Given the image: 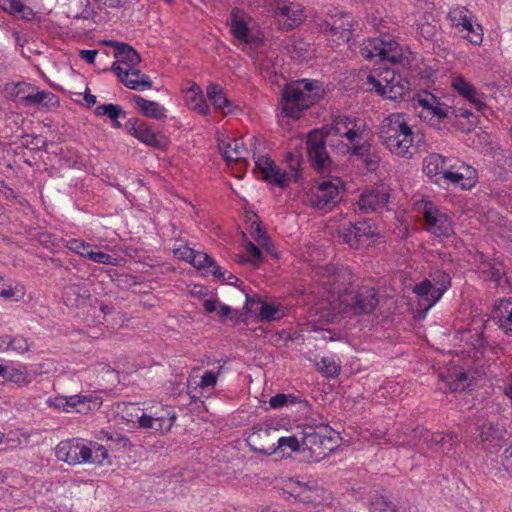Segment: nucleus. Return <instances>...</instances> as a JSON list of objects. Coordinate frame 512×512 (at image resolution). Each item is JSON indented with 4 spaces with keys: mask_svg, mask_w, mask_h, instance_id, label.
Wrapping results in <instances>:
<instances>
[{
    "mask_svg": "<svg viewBox=\"0 0 512 512\" xmlns=\"http://www.w3.org/2000/svg\"><path fill=\"white\" fill-rule=\"evenodd\" d=\"M352 273L343 265L328 264L318 267L315 281L322 285L328 294H337L331 300L333 309L350 316L368 315L379 304L377 291L370 286H353Z\"/></svg>",
    "mask_w": 512,
    "mask_h": 512,
    "instance_id": "f257e3e1",
    "label": "nucleus"
},
{
    "mask_svg": "<svg viewBox=\"0 0 512 512\" xmlns=\"http://www.w3.org/2000/svg\"><path fill=\"white\" fill-rule=\"evenodd\" d=\"M424 174L438 186L471 189L477 181V171L470 165L438 153H431L423 160Z\"/></svg>",
    "mask_w": 512,
    "mask_h": 512,
    "instance_id": "f03ea898",
    "label": "nucleus"
},
{
    "mask_svg": "<svg viewBox=\"0 0 512 512\" xmlns=\"http://www.w3.org/2000/svg\"><path fill=\"white\" fill-rule=\"evenodd\" d=\"M378 135L381 144L398 157L410 159L418 150L417 135L403 113L386 116L379 125Z\"/></svg>",
    "mask_w": 512,
    "mask_h": 512,
    "instance_id": "7ed1b4c3",
    "label": "nucleus"
},
{
    "mask_svg": "<svg viewBox=\"0 0 512 512\" xmlns=\"http://www.w3.org/2000/svg\"><path fill=\"white\" fill-rule=\"evenodd\" d=\"M318 80L301 79L287 84L282 92V113L292 119H299L302 113L317 103L323 95Z\"/></svg>",
    "mask_w": 512,
    "mask_h": 512,
    "instance_id": "20e7f679",
    "label": "nucleus"
},
{
    "mask_svg": "<svg viewBox=\"0 0 512 512\" xmlns=\"http://www.w3.org/2000/svg\"><path fill=\"white\" fill-rule=\"evenodd\" d=\"M107 453V449L97 442H90L87 445L78 440L61 441L55 449L57 459L69 465L102 464L107 458Z\"/></svg>",
    "mask_w": 512,
    "mask_h": 512,
    "instance_id": "39448f33",
    "label": "nucleus"
},
{
    "mask_svg": "<svg viewBox=\"0 0 512 512\" xmlns=\"http://www.w3.org/2000/svg\"><path fill=\"white\" fill-rule=\"evenodd\" d=\"M3 91L9 101L21 107H54L58 105V98L54 93L40 90L35 85L24 81L6 83Z\"/></svg>",
    "mask_w": 512,
    "mask_h": 512,
    "instance_id": "423d86ee",
    "label": "nucleus"
},
{
    "mask_svg": "<svg viewBox=\"0 0 512 512\" xmlns=\"http://www.w3.org/2000/svg\"><path fill=\"white\" fill-rule=\"evenodd\" d=\"M367 84L377 94L392 101L402 99L410 89L407 79L390 68H377L367 76Z\"/></svg>",
    "mask_w": 512,
    "mask_h": 512,
    "instance_id": "0eeeda50",
    "label": "nucleus"
},
{
    "mask_svg": "<svg viewBox=\"0 0 512 512\" xmlns=\"http://www.w3.org/2000/svg\"><path fill=\"white\" fill-rule=\"evenodd\" d=\"M327 425L306 426L302 429L301 443L303 450H308L313 461L327 457L335 448L334 439L329 436Z\"/></svg>",
    "mask_w": 512,
    "mask_h": 512,
    "instance_id": "6e6552de",
    "label": "nucleus"
},
{
    "mask_svg": "<svg viewBox=\"0 0 512 512\" xmlns=\"http://www.w3.org/2000/svg\"><path fill=\"white\" fill-rule=\"evenodd\" d=\"M451 286V277L443 270L430 273L428 279L422 280L413 288V292L420 298L419 304L426 310L434 306Z\"/></svg>",
    "mask_w": 512,
    "mask_h": 512,
    "instance_id": "1a4fd4ad",
    "label": "nucleus"
},
{
    "mask_svg": "<svg viewBox=\"0 0 512 512\" xmlns=\"http://www.w3.org/2000/svg\"><path fill=\"white\" fill-rule=\"evenodd\" d=\"M359 53L367 60L379 57L381 60L389 61L393 64L400 63L403 59L401 46L390 35H381L364 40L360 45Z\"/></svg>",
    "mask_w": 512,
    "mask_h": 512,
    "instance_id": "9d476101",
    "label": "nucleus"
},
{
    "mask_svg": "<svg viewBox=\"0 0 512 512\" xmlns=\"http://www.w3.org/2000/svg\"><path fill=\"white\" fill-rule=\"evenodd\" d=\"M412 103L419 118L431 124L440 123L448 118L451 107L427 90L418 91Z\"/></svg>",
    "mask_w": 512,
    "mask_h": 512,
    "instance_id": "9b49d317",
    "label": "nucleus"
},
{
    "mask_svg": "<svg viewBox=\"0 0 512 512\" xmlns=\"http://www.w3.org/2000/svg\"><path fill=\"white\" fill-rule=\"evenodd\" d=\"M130 409L136 412L140 411L134 405H131ZM129 415L137 419L140 428L151 429L156 432L170 431L176 420V413L173 407L162 404L152 406L147 413L143 412L141 415H138V413L133 414L131 412Z\"/></svg>",
    "mask_w": 512,
    "mask_h": 512,
    "instance_id": "f8f14e48",
    "label": "nucleus"
},
{
    "mask_svg": "<svg viewBox=\"0 0 512 512\" xmlns=\"http://www.w3.org/2000/svg\"><path fill=\"white\" fill-rule=\"evenodd\" d=\"M344 243L353 249L369 246L379 236L377 226L371 219H364L355 223H349L340 231Z\"/></svg>",
    "mask_w": 512,
    "mask_h": 512,
    "instance_id": "ddd939ff",
    "label": "nucleus"
},
{
    "mask_svg": "<svg viewBox=\"0 0 512 512\" xmlns=\"http://www.w3.org/2000/svg\"><path fill=\"white\" fill-rule=\"evenodd\" d=\"M249 16L239 8H233L228 19V26L232 36L241 44L256 48L263 42V37L259 33H254L249 27Z\"/></svg>",
    "mask_w": 512,
    "mask_h": 512,
    "instance_id": "4468645a",
    "label": "nucleus"
},
{
    "mask_svg": "<svg viewBox=\"0 0 512 512\" xmlns=\"http://www.w3.org/2000/svg\"><path fill=\"white\" fill-rule=\"evenodd\" d=\"M343 189L344 183L338 177L323 180L309 196V203L314 208L329 211L340 201Z\"/></svg>",
    "mask_w": 512,
    "mask_h": 512,
    "instance_id": "2eb2a0df",
    "label": "nucleus"
},
{
    "mask_svg": "<svg viewBox=\"0 0 512 512\" xmlns=\"http://www.w3.org/2000/svg\"><path fill=\"white\" fill-rule=\"evenodd\" d=\"M425 228L438 238H448L454 234L451 218L433 202L426 201L423 207Z\"/></svg>",
    "mask_w": 512,
    "mask_h": 512,
    "instance_id": "dca6fc26",
    "label": "nucleus"
},
{
    "mask_svg": "<svg viewBox=\"0 0 512 512\" xmlns=\"http://www.w3.org/2000/svg\"><path fill=\"white\" fill-rule=\"evenodd\" d=\"M353 24L354 19L349 13L341 11L337 7H330L325 12L321 28L332 36H338L339 40L349 42Z\"/></svg>",
    "mask_w": 512,
    "mask_h": 512,
    "instance_id": "f3484780",
    "label": "nucleus"
},
{
    "mask_svg": "<svg viewBox=\"0 0 512 512\" xmlns=\"http://www.w3.org/2000/svg\"><path fill=\"white\" fill-rule=\"evenodd\" d=\"M328 138L326 133L318 129L311 131L307 136L308 157L313 168L318 171L326 170L332 163L326 148Z\"/></svg>",
    "mask_w": 512,
    "mask_h": 512,
    "instance_id": "a211bd4d",
    "label": "nucleus"
},
{
    "mask_svg": "<svg viewBox=\"0 0 512 512\" xmlns=\"http://www.w3.org/2000/svg\"><path fill=\"white\" fill-rule=\"evenodd\" d=\"M366 124L364 121L351 116H339L334 119L327 135L340 136L347 139L349 143L357 142L364 138Z\"/></svg>",
    "mask_w": 512,
    "mask_h": 512,
    "instance_id": "6ab92c4d",
    "label": "nucleus"
},
{
    "mask_svg": "<svg viewBox=\"0 0 512 512\" xmlns=\"http://www.w3.org/2000/svg\"><path fill=\"white\" fill-rule=\"evenodd\" d=\"M274 12L281 28L287 31L299 26L306 17L302 5L283 0L275 1Z\"/></svg>",
    "mask_w": 512,
    "mask_h": 512,
    "instance_id": "aec40b11",
    "label": "nucleus"
},
{
    "mask_svg": "<svg viewBox=\"0 0 512 512\" xmlns=\"http://www.w3.org/2000/svg\"><path fill=\"white\" fill-rule=\"evenodd\" d=\"M278 429L271 427L254 428L246 441L252 451L271 455L276 452L275 440Z\"/></svg>",
    "mask_w": 512,
    "mask_h": 512,
    "instance_id": "412c9836",
    "label": "nucleus"
},
{
    "mask_svg": "<svg viewBox=\"0 0 512 512\" xmlns=\"http://www.w3.org/2000/svg\"><path fill=\"white\" fill-rule=\"evenodd\" d=\"M110 70L114 72L119 80L129 89L141 91L152 87L150 77L135 67L123 68L120 64L114 62Z\"/></svg>",
    "mask_w": 512,
    "mask_h": 512,
    "instance_id": "4be33fe9",
    "label": "nucleus"
},
{
    "mask_svg": "<svg viewBox=\"0 0 512 512\" xmlns=\"http://www.w3.org/2000/svg\"><path fill=\"white\" fill-rule=\"evenodd\" d=\"M125 128L132 136L146 145L158 147L161 144L162 135L153 131L150 125L143 120L131 118L126 122Z\"/></svg>",
    "mask_w": 512,
    "mask_h": 512,
    "instance_id": "5701e85b",
    "label": "nucleus"
},
{
    "mask_svg": "<svg viewBox=\"0 0 512 512\" xmlns=\"http://www.w3.org/2000/svg\"><path fill=\"white\" fill-rule=\"evenodd\" d=\"M389 200V194L384 188L364 191L358 200L359 209L365 213L381 211Z\"/></svg>",
    "mask_w": 512,
    "mask_h": 512,
    "instance_id": "b1692460",
    "label": "nucleus"
},
{
    "mask_svg": "<svg viewBox=\"0 0 512 512\" xmlns=\"http://www.w3.org/2000/svg\"><path fill=\"white\" fill-rule=\"evenodd\" d=\"M452 88L457 91L464 99L469 101L478 111L486 108L483 100V94L479 92L470 82L463 76H453L451 79Z\"/></svg>",
    "mask_w": 512,
    "mask_h": 512,
    "instance_id": "393cba45",
    "label": "nucleus"
},
{
    "mask_svg": "<svg viewBox=\"0 0 512 512\" xmlns=\"http://www.w3.org/2000/svg\"><path fill=\"white\" fill-rule=\"evenodd\" d=\"M219 150L225 161L230 164L232 162L248 166L247 155L248 150L242 139H230L219 145Z\"/></svg>",
    "mask_w": 512,
    "mask_h": 512,
    "instance_id": "a878e982",
    "label": "nucleus"
},
{
    "mask_svg": "<svg viewBox=\"0 0 512 512\" xmlns=\"http://www.w3.org/2000/svg\"><path fill=\"white\" fill-rule=\"evenodd\" d=\"M492 319L504 334L512 337V299L504 298L495 303Z\"/></svg>",
    "mask_w": 512,
    "mask_h": 512,
    "instance_id": "bb28decb",
    "label": "nucleus"
},
{
    "mask_svg": "<svg viewBox=\"0 0 512 512\" xmlns=\"http://www.w3.org/2000/svg\"><path fill=\"white\" fill-rule=\"evenodd\" d=\"M288 488V494L303 503L317 502L320 497V489L315 482L302 483L290 480Z\"/></svg>",
    "mask_w": 512,
    "mask_h": 512,
    "instance_id": "cd10ccee",
    "label": "nucleus"
},
{
    "mask_svg": "<svg viewBox=\"0 0 512 512\" xmlns=\"http://www.w3.org/2000/svg\"><path fill=\"white\" fill-rule=\"evenodd\" d=\"M107 44L114 48V57L117 59L116 62L123 64L125 66L124 68L135 67L140 63V55L129 44L118 41H109Z\"/></svg>",
    "mask_w": 512,
    "mask_h": 512,
    "instance_id": "c85d7f7f",
    "label": "nucleus"
},
{
    "mask_svg": "<svg viewBox=\"0 0 512 512\" xmlns=\"http://www.w3.org/2000/svg\"><path fill=\"white\" fill-rule=\"evenodd\" d=\"M89 296V290L83 282L69 284L63 290L64 304L70 308L84 304Z\"/></svg>",
    "mask_w": 512,
    "mask_h": 512,
    "instance_id": "c756f323",
    "label": "nucleus"
},
{
    "mask_svg": "<svg viewBox=\"0 0 512 512\" xmlns=\"http://www.w3.org/2000/svg\"><path fill=\"white\" fill-rule=\"evenodd\" d=\"M505 434V428L498 423L485 422L479 427L481 441L491 447H501L500 442L503 440Z\"/></svg>",
    "mask_w": 512,
    "mask_h": 512,
    "instance_id": "7c9ffc66",
    "label": "nucleus"
},
{
    "mask_svg": "<svg viewBox=\"0 0 512 512\" xmlns=\"http://www.w3.org/2000/svg\"><path fill=\"white\" fill-rule=\"evenodd\" d=\"M207 96L215 109L223 113H231L234 105L229 101L223 89L218 84H211L207 88Z\"/></svg>",
    "mask_w": 512,
    "mask_h": 512,
    "instance_id": "2f4dec72",
    "label": "nucleus"
},
{
    "mask_svg": "<svg viewBox=\"0 0 512 512\" xmlns=\"http://www.w3.org/2000/svg\"><path fill=\"white\" fill-rule=\"evenodd\" d=\"M191 264L198 270H207L215 278H224L225 270L218 266L215 260L204 252L196 251Z\"/></svg>",
    "mask_w": 512,
    "mask_h": 512,
    "instance_id": "473e14b6",
    "label": "nucleus"
},
{
    "mask_svg": "<svg viewBox=\"0 0 512 512\" xmlns=\"http://www.w3.org/2000/svg\"><path fill=\"white\" fill-rule=\"evenodd\" d=\"M134 103L139 111L146 117L153 119H163L166 117V109L160 103L155 101H149L141 96H134Z\"/></svg>",
    "mask_w": 512,
    "mask_h": 512,
    "instance_id": "72a5a7b5",
    "label": "nucleus"
},
{
    "mask_svg": "<svg viewBox=\"0 0 512 512\" xmlns=\"http://www.w3.org/2000/svg\"><path fill=\"white\" fill-rule=\"evenodd\" d=\"M316 367L327 378H334L340 374L341 364L335 355L323 356L316 362Z\"/></svg>",
    "mask_w": 512,
    "mask_h": 512,
    "instance_id": "f704fd0d",
    "label": "nucleus"
},
{
    "mask_svg": "<svg viewBox=\"0 0 512 512\" xmlns=\"http://www.w3.org/2000/svg\"><path fill=\"white\" fill-rule=\"evenodd\" d=\"M0 7L4 11L22 19L29 20L34 17L33 10L22 3L21 0H0Z\"/></svg>",
    "mask_w": 512,
    "mask_h": 512,
    "instance_id": "c9c22d12",
    "label": "nucleus"
},
{
    "mask_svg": "<svg viewBox=\"0 0 512 512\" xmlns=\"http://www.w3.org/2000/svg\"><path fill=\"white\" fill-rule=\"evenodd\" d=\"M66 400L67 403L63 409L64 412L86 413L90 409L88 403L91 401V396L72 395L66 396Z\"/></svg>",
    "mask_w": 512,
    "mask_h": 512,
    "instance_id": "e433bc0d",
    "label": "nucleus"
},
{
    "mask_svg": "<svg viewBox=\"0 0 512 512\" xmlns=\"http://www.w3.org/2000/svg\"><path fill=\"white\" fill-rule=\"evenodd\" d=\"M421 448H427L429 450H432L434 452H439L442 450V446L445 441V436L441 432H435L431 433L429 431H425L424 433L421 432Z\"/></svg>",
    "mask_w": 512,
    "mask_h": 512,
    "instance_id": "4c0bfd02",
    "label": "nucleus"
},
{
    "mask_svg": "<svg viewBox=\"0 0 512 512\" xmlns=\"http://www.w3.org/2000/svg\"><path fill=\"white\" fill-rule=\"evenodd\" d=\"M190 92L191 96L188 100L189 107L201 115H207L209 112V106L200 90V87L196 85L191 88Z\"/></svg>",
    "mask_w": 512,
    "mask_h": 512,
    "instance_id": "58836bf2",
    "label": "nucleus"
},
{
    "mask_svg": "<svg viewBox=\"0 0 512 512\" xmlns=\"http://www.w3.org/2000/svg\"><path fill=\"white\" fill-rule=\"evenodd\" d=\"M276 451L280 450L282 453L296 452L301 449V438L297 436L279 437L275 442Z\"/></svg>",
    "mask_w": 512,
    "mask_h": 512,
    "instance_id": "ea45409f",
    "label": "nucleus"
},
{
    "mask_svg": "<svg viewBox=\"0 0 512 512\" xmlns=\"http://www.w3.org/2000/svg\"><path fill=\"white\" fill-rule=\"evenodd\" d=\"M458 30L460 32L466 31L465 38L473 45H480L483 41V29L480 24H474L473 21L466 22L465 26Z\"/></svg>",
    "mask_w": 512,
    "mask_h": 512,
    "instance_id": "a19ab883",
    "label": "nucleus"
},
{
    "mask_svg": "<svg viewBox=\"0 0 512 512\" xmlns=\"http://www.w3.org/2000/svg\"><path fill=\"white\" fill-rule=\"evenodd\" d=\"M269 184H273L277 187L284 188L288 185L289 177L285 171L280 170L276 165L272 168V171L268 172L262 177Z\"/></svg>",
    "mask_w": 512,
    "mask_h": 512,
    "instance_id": "79ce46f5",
    "label": "nucleus"
},
{
    "mask_svg": "<svg viewBox=\"0 0 512 512\" xmlns=\"http://www.w3.org/2000/svg\"><path fill=\"white\" fill-rule=\"evenodd\" d=\"M6 381L16 384L29 383V373L26 369V366L18 365L17 367H9Z\"/></svg>",
    "mask_w": 512,
    "mask_h": 512,
    "instance_id": "37998d69",
    "label": "nucleus"
},
{
    "mask_svg": "<svg viewBox=\"0 0 512 512\" xmlns=\"http://www.w3.org/2000/svg\"><path fill=\"white\" fill-rule=\"evenodd\" d=\"M97 116H108L111 120L115 118L125 117L126 113L119 105L116 104H103L95 108Z\"/></svg>",
    "mask_w": 512,
    "mask_h": 512,
    "instance_id": "c03bdc74",
    "label": "nucleus"
},
{
    "mask_svg": "<svg viewBox=\"0 0 512 512\" xmlns=\"http://www.w3.org/2000/svg\"><path fill=\"white\" fill-rule=\"evenodd\" d=\"M483 272L489 276V278L496 282L498 286L502 285L506 282L505 278V269L502 263H489L488 269L483 270Z\"/></svg>",
    "mask_w": 512,
    "mask_h": 512,
    "instance_id": "a18cd8bd",
    "label": "nucleus"
},
{
    "mask_svg": "<svg viewBox=\"0 0 512 512\" xmlns=\"http://www.w3.org/2000/svg\"><path fill=\"white\" fill-rule=\"evenodd\" d=\"M352 144H353L352 148H350L349 146H347L345 144H342L341 151L345 152V151L351 150L353 155L360 156V157L368 156L370 154L371 145L367 140H364V138L362 140H358L357 142H354Z\"/></svg>",
    "mask_w": 512,
    "mask_h": 512,
    "instance_id": "49530a36",
    "label": "nucleus"
},
{
    "mask_svg": "<svg viewBox=\"0 0 512 512\" xmlns=\"http://www.w3.org/2000/svg\"><path fill=\"white\" fill-rule=\"evenodd\" d=\"M259 316L262 320L272 321L280 319L283 314L280 309L273 304L262 303Z\"/></svg>",
    "mask_w": 512,
    "mask_h": 512,
    "instance_id": "de8ad7c7",
    "label": "nucleus"
},
{
    "mask_svg": "<svg viewBox=\"0 0 512 512\" xmlns=\"http://www.w3.org/2000/svg\"><path fill=\"white\" fill-rule=\"evenodd\" d=\"M66 247L74 253L85 258H87V254H89V251H91V244L75 238L68 240Z\"/></svg>",
    "mask_w": 512,
    "mask_h": 512,
    "instance_id": "09e8293b",
    "label": "nucleus"
},
{
    "mask_svg": "<svg viewBox=\"0 0 512 512\" xmlns=\"http://www.w3.org/2000/svg\"><path fill=\"white\" fill-rule=\"evenodd\" d=\"M296 402V397L291 394H283L279 393L269 400L270 407L274 409L283 408L286 406H289L291 404H294Z\"/></svg>",
    "mask_w": 512,
    "mask_h": 512,
    "instance_id": "8fccbe9b",
    "label": "nucleus"
},
{
    "mask_svg": "<svg viewBox=\"0 0 512 512\" xmlns=\"http://www.w3.org/2000/svg\"><path fill=\"white\" fill-rule=\"evenodd\" d=\"M245 250L248 255V259H242L241 262L248 261L253 264H257L263 261V254L261 250L252 242L246 244Z\"/></svg>",
    "mask_w": 512,
    "mask_h": 512,
    "instance_id": "3c124183",
    "label": "nucleus"
},
{
    "mask_svg": "<svg viewBox=\"0 0 512 512\" xmlns=\"http://www.w3.org/2000/svg\"><path fill=\"white\" fill-rule=\"evenodd\" d=\"M392 504L383 495H375L370 502V512H383L386 508Z\"/></svg>",
    "mask_w": 512,
    "mask_h": 512,
    "instance_id": "603ef678",
    "label": "nucleus"
},
{
    "mask_svg": "<svg viewBox=\"0 0 512 512\" xmlns=\"http://www.w3.org/2000/svg\"><path fill=\"white\" fill-rule=\"evenodd\" d=\"M275 166L274 162L266 156H259L255 158V167L262 174V177L267 174L269 171H272V168Z\"/></svg>",
    "mask_w": 512,
    "mask_h": 512,
    "instance_id": "864d4df0",
    "label": "nucleus"
},
{
    "mask_svg": "<svg viewBox=\"0 0 512 512\" xmlns=\"http://www.w3.org/2000/svg\"><path fill=\"white\" fill-rule=\"evenodd\" d=\"M451 18L457 29L465 26L466 22H471L472 19L467 15L466 9L457 10L451 13Z\"/></svg>",
    "mask_w": 512,
    "mask_h": 512,
    "instance_id": "5fc2aeb1",
    "label": "nucleus"
},
{
    "mask_svg": "<svg viewBox=\"0 0 512 512\" xmlns=\"http://www.w3.org/2000/svg\"><path fill=\"white\" fill-rule=\"evenodd\" d=\"M29 350V344L27 340L22 336H11V351L17 353H25Z\"/></svg>",
    "mask_w": 512,
    "mask_h": 512,
    "instance_id": "6e6d98bb",
    "label": "nucleus"
},
{
    "mask_svg": "<svg viewBox=\"0 0 512 512\" xmlns=\"http://www.w3.org/2000/svg\"><path fill=\"white\" fill-rule=\"evenodd\" d=\"M87 258L89 260H92L93 262H96V263H100V264H108V265H111L113 264V260L114 258L107 254V253H104V252H94V251H89V254H87Z\"/></svg>",
    "mask_w": 512,
    "mask_h": 512,
    "instance_id": "4d7b16f0",
    "label": "nucleus"
},
{
    "mask_svg": "<svg viewBox=\"0 0 512 512\" xmlns=\"http://www.w3.org/2000/svg\"><path fill=\"white\" fill-rule=\"evenodd\" d=\"M217 383V374L211 370L205 371L201 377L199 386L202 389L213 388Z\"/></svg>",
    "mask_w": 512,
    "mask_h": 512,
    "instance_id": "13d9d810",
    "label": "nucleus"
},
{
    "mask_svg": "<svg viewBox=\"0 0 512 512\" xmlns=\"http://www.w3.org/2000/svg\"><path fill=\"white\" fill-rule=\"evenodd\" d=\"M195 253H196V250L190 248V247H187V246H184V247H181V248H178L176 251H175V254L182 260L188 262V263H192L193 261V258L195 257Z\"/></svg>",
    "mask_w": 512,
    "mask_h": 512,
    "instance_id": "bf43d9fd",
    "label": "nucleus"
},
{
    "mask_svg": "<svg viewBox=\"0 0 512 512\" xmlns=\"http://www.w3.org/2000/svg\"><path fill=\"white\" fill-rule=\"evenodd\" d=\"M27 146H32L33 148L39 150H45L47 147V141L43 139L41 136L35 135L31 137V141L26 142Z\"/></svg>",
    "mask_w": 512,
    "mask_h": 512,
    "instance_id": "052dcab7",
    "label": "nucleus"
},
{
    "mask_svg": "<svg viewBox=\"0 0 512 512\" xmlns=\"http://www.w3.org/2000/svg\"><path fill=\"white\" fill-rule=\"evenodd\" d=\"M252 228V231H251V235L253 236V238L259 242V243H264L266 240H267V237H266V233L265 231L260 227L259 224H257L256 226L252 225L251 226Z\"/></svg>",
    "mask_w": 512,
    "mask_h": 512,
    "instance_id": "680f3d73",
    "label": "nucleus"
},
{
    "mask_svg": "<svg viewBox=\"0 0 512 512\" xmlns=\"http://www.w3.org/2000/svg\"><path fill=\"white\" fill-rule=\"evenodd\" d=\"M47 403L49 406L63 411L65 404L67 403L66 396H57L54 398H49L47 400Z\"/></svg>",
    "mask_w": 512,
    "mask_h": 512,
    "instance_id": "e2e57ef3",
    "label": "nucleus"
},
{
    "mask_svg": "<svg viewBox=\"0 0 512 512\" xmlns=\"http://www.w3.org/2000/svg\"><path fill=\"white\" fill-rule=\"evenodd\" d=\"M97 55V50H80L79 57L87 62L88 64H93L95 62V57Z\"/></svg>",
    "mask_w": 512,
    "mask_h": 512,
    "instance_id": "0e129e2a",
    "label": "nucleus"
},
{
    "mask_svg": "<svg viewBox=\"0 0 512 512\" xmlns=\"http://www.w3.org/2000/svg\"><path fill=\"white\" fill-rule=\"evenodd\" d=\"M467 380V375L465 373H459L455 381L449 383V387L451 390L456 391L461 388L463 382Z\"/></svg>",
    "mask_w": 512,
    "mask_h": 512,
    "instance_id": "69168bd1",
    "label": "nucleus"
},
{
    "mask_svg": "<svg viewBox=\"0 0 512 512\" xmlns=\"http://www.w3.org/2000/svg\"><path fill=\"white\" fill-rule=\"evenodd\" d=\"M218 305H219V303H218V301L216 299H206L203 302L204 310L207 313H212V312L217 311Z\"/></svg>",
    "mask_w": 512,
    "mask_h": 512,
    "instance_id": "338daca9",
    "label": "nucleus"
},
{
    "mask_svg": "<svg viewBox=\"0 0 512 512\" xmlns=\"http://www.w3.org/2000/svg\"><path fill=\"white\" fill-rule=\"evenodd\" d=\"M11 350V336L3 335L0 336V351L5 352Z\"/></svg>",
    "mask_w": 512,
    "mask_h": 512,
    "instance_id": "774afa93",
    "label": "nucleus"
}]
</instances>
